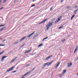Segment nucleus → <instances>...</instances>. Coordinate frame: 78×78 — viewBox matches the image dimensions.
<instances>
[{
	"label": "nucleus",
	"instance_id": "6e6552de",
	"mask_svg": "<svg viewBox=\"0 0 78 78\" xmlns=\"http://www.w3.org/2000/svg\"><path fill=\"white\" fill-rule=\"evenodd\" d=\"M68 64V67H70V66H72V62H70L69 63H67Z\"/></svg>",
	"mask_w": 78,
	"mask_h": 78
},
{
	"label": "nucleus",
	"instance_id": "7c9ffc66",
	"mask_svg": "<svg viewBox=\"0 0 78 78\" xmlns=\"http://www.w3.org/2000/svg\"><path fill=\"white\" fill-rule=\"evenodd\" d=\"M36 69V68H34L33 69H32V70H31V71H32H32L34 70V69Z\"/></svg>",
	"mask_w": 78,
	"mask_h": 78
},
{
	"label": "nucleus",
	"instance_id": "8fccbe9b",
	"mask_svg": "<svg viewBox=\"0 0 78 78\" xmlns=\"http://www.w3.org/2000/svg\"><path fill=\"white\" fill-rule=\"evenodd\" d=\"M18 69V67H17V68H16V69Z\"/></svg>",
	"mask_w": 78,
	"mask_h": 78
},
{
	"label": "nucleus",
	"instance_id": "c756f323",
	"mask_svg": "<svg viewBox=\"0 0 78 78\" xmlns=\"http://www.w3.org/2000/svg\"><path fill=\"white\" fill-rule=\"evenodd\" d=\"M0 46H5V44H0Z\"/></svg>",
	"mask_w": 78,
	"mask_h": 78
},
{
	"label": "nucleus",
	"instance_id": "f3484780",
	"mask_svg": "<svg viewBox=\"0 0 78 78\" xmlns=\"http://www.w3.org/2000/svg\"><path fill=\"white\" fill-rule=\"evenodd\" d=\"M48 64H49V62L44 63V66H47V65H48Z\"/></svg>",
	"mask_w": 78,
	"mask_h": 78
},
{
	"label": "nucleus",
	"instance_id": "603ef678",
	"mask_svg": "<svg viewBox=\"0 0 78 78\" xmlns=\"http://www.w3.org/2000/svg\"><path fill=\"white\" fill-rule=\"evenodd\" d=\"M34 2V1H33V2Z\"/></svg>",
	"mask_w": 78,
	"mask_h": 78
},
{
	"label": "nucleus",
	"instance_id": "393cba45",
	"mask_svg": "<svg viewBox=\"0 0 78 78\" xmlns=\"http://www.w3.org/2000/svg\"><path fill=\"white\" fill-rule=\"evenodd\" d=\"M45 66H44V65L41 68L42 69H44V68L45 67Z\"/></svg>",
	"mask_w": 78,
	"mask_h": 78
},
{
	"label": "nucleus",
	"instance_id": "ea45409f",
	"mask_svg": "<svg viewBox=\"0 0 78 78\" xmlns=\"http://www.w3.org/2000/svg\"><path fill=\"white\" fill-rule=\"evenodd\" d=\"M3 7H1L0 8V9H3Z\"/></svg>",
	"mask_w": 78,
	"mask_h": 78
},
{
	"label": "nucleus",
	"instance_id": "bb28decb",
	"mask_svg": "<svg viewBox=\"0 0 78 78\" xmlns=\"http://www.w3.org/2000/svg\"><path fill=\"white\" fill-rule=\"evenodd\" d=\"M4 53V51H3L2 52L0 53V55H2V53Z\"/></svg>",
	"mask_w": 78,
	"mask_h": 78
},
{
	"label": "nucleus",
	"instance_id": "423d86ee",
	"mask_svg": "<svg viewBox=\"0 0 78 78\" xmlns=\"http://www.w3.org/2000/svg\"><path fill=\"white\" fill-rule=\"evenodd\" d=\"M25 38H26V37H24L23 38H21L20 40V42H22V41L23 40H24V39H25Z\"/></svg>",
	"mask_w": 78,
	"mask_h": 78
},
{
	"label": "nucleus",
	"instance_id": "20e7f679",
	"mask_svg": "<svg viewBox=\"0 0 78 78\" xmlns=\"http://www.w3.org/2000/svg\"><path fill=\"white\" fill-rule=\"evenodd\" d=\"M48 20V19L47 18L45 19V20H43V21H41L40 23H44V22H45L47 20Z\"/></svg>",
	"mask_w": 78,
	"mask_h": 78
},
{
	"label": "nucleus",
	"instance_id": "6ab92c4d",
	"mask_svg": "<svg viewBox=\"0 0 78 78\" xmlns=\"http://www.w3.org/2000/svg\"><path fill=\"white\" fill-rule=\"evenodd\" d=\"M66 71H67V70L66 69H65L63 70V73H65L66 72Z\"/></svg>",
	"mask_w": 78,
	"mask_h": 78
},
{
	"label": "nucleus",
	"instance_id": "58836bf2",
	"mask_svg": "<svg viewBox=\"0 0 78 78\" xmlns=\"http://www.w3.org/2000/svg\"><path fill=\"white\" fill-rule=\"evenodd\" d=\"M35 54H36V52L34 53V54L32 55H35Z\"/></svg>",
	"mask_w": 78,
	"mask_h": 78
},
{
	"label": "nucleus",
	"instance_id": "2f4dec72",
	"mask_svg": "<svg viewBox=\"0 0 78 78\" xmlns=\"http://www.w3.org/2000/svg\"><path fill=\"white\" fill-rule=\"evenodd\" d=\"M14 43H15V45H16V44H17L18 43H19V42H17L16 43H15V42Z\"/></svg>",
	"mask_w": 78,
	"mask_h": 78
},
{
	"label": "nucleus",
	"instance_id": "7ed1b4c3",
	"mask_svg": "<svg viewBox=\"0 0 78 78\" xmlns=\"http://www.w3.org/2000/svg\"><path fill=\"white\" fill-rule=\"evenodd\" d=\"M14 66H13V67H12L11 68H10L9 69H8L7 71V72H10V71H11V70H12V69H14Z\"/></svg>",
	"mask_w": 78,
	"mask_h": 78
},
{
	"label": "nucleus",
	"instance_id": "473e14b6",
	"mask_svg": "<svg viewBox=\"0 0 78 78\" xmlns=\"http://www.w3.org/2000/svg\"><path fill=\"white\" fill-rule=\"evenodd\" d=\"M6 0H5L4 1V2H3V3H5V2H6Z\"/></svg>",
	"mask_w": 78,
	"mask_h": 78
},
{
	"label": "nucleus",
	"instance_id": "e433bc0d",
	"mask_svg": "<svg viewBox=\"0 0 78 78\" xmlns=\"http://www.w3.org/2000/svg\"><path fill=\"white\" fill-rule=\"evenodd\" d=\"M16 71H12V73H15V72H16Z\"/></svg>",
	"mask_w": 78,
	"mask_h": 78
},
{
	"label": "nucleus",
	"instance_id": "c9c22d12",
	"mask_svg": "<svg viewBox=\"0 0 78 78\" xmlns=\"http://www.w3.org/2000/svg\"><path fill=\"white\" fill-rule=\"evenodd\" d=\"M75 16V15H74L72 16V17L73 18V17H74V16Z\"/></svg>",
	"mask_w": 78,
	"mask_h": 78
},
{
	"label": "nucleus",
	"instance_id": "f8f14e48",
	"mask_svg": "<svg viewBox=\"0 0 78 78\" xmlns=\"http://www.w3.org/2000/svg\"><path fill=\"white\" fill-rule=\"evenodd\" d=\"M78 46H77L75 48V49L74 52V53H75V52H76V51H77V50H78Z\"/></svg>",
	"mask_w": 78,
	"mask_h": 78
},
{
	"label": "nucleus",
	"instance_id": "aec40b11",
	"mask_svg": "<svg viewBox=\"0 0 78 78\" xmlns=\"http://www.w3.org/2000/svg\"><path fill=\"white\" fill-rule=\"evenodd\" d=\"M43 45V44H40L38 46V47L39 48V47H41V46H42Z\"/></svg>",
	"mask_w": 78,
	"mask_h": 78
},
{
	"label": "nucleus",
	"instance_id": "f03ea898",
	"mask_svg": "<svg viewBox=\"0 0 78 78\" xmlns=\"http://www.w3.org/2000/svg\"><path fill=\"white\" fill-rule=\"evenodd\" d=\"M62 17V16H60L58 18V20L55 22V23H58V22H59L60 20L61 19Z\"/></svg>",
	"mask_w": 78,
	"mask_h": 78
},
{
	"label": "nucleus",
	"instance_id": "a18cd8bd",
	"mask_svg": "<svg viewBox=\"0 0 78 78\" xmlns=\"http://www.w3.org/2000/svg\"><path fill=\"white\" fill-rule=\"evenodd\" d=\"M75 8H78V6H75Z\"/></svg>",
	"mask_w": 78,
	"mask_h": 78
},
{
	"label": "nucleus",
	"instance_id": "a211bd4d",
	"mask_svg": "<svg viewBox=\"0 0 78 78\" xmlns=\"http://www.w3.org/2000/svg\"><path fill=\"white\" fill-rule=\"evenodd\" d=\"M4 29H5V27H4L1 28L0 29V31H2V30H4Z\"/></svg>",
	"mask_w": 78,
	"mask_h": 78
},
{
	"label": "nucleus",
	"instance_id": "f704fd0d",
	"mask_svg": "<svg viewBox=\"0 0 78 78\" xmlns=\"http://www.w3.org/2000/svg\"><path fill=\"white\" fill-rule=\"evenodd\" d=\"M5 41H6V39H5L2 42H5Z\"/></svg>",
	"mask_w": 78,
	"mask_h": 78
},
{
	"label": "nucleus",
	"instance_id": "09e8293b",
	"mask_svg": "<svg viewBox=\"0 0 78 78\" xmlns=\"http://www.w3.org/2000/svg\"><path fill=\"white\" fill-rule=\"evenodd\" d=\"M70 8V7H69V6H68L67 8Z\"/></svg>",
	"mask_w": 78,
	"mask_h": 78
},
{
	"label": "nucleus",
	"instance_id": "f257e3e1",
	"mask_svg": "<svg viewBox=\"0 0 78 78\" xmlns=\"http://www.w3.org/2000/svg\"><path fill=\"white\" fill-rule=\"evenodd\" d=\"M54 22H51L49 23H48L46 27H47L46 30H49V28L52 26L53 25V23Z\"/></svg>",
	"mask_w": 78,
	"mask_h": 78
},
{
	"label": "nucleus",
	"instance_id": "72a5a7b5",
	"mask_svg": "<svg viewBox=\"0 0 78 78\" xmlns=\"http://www.w3.org/2000/svg\"><path fill=\"white\" fill-rule=\"evenodd\" d=\"M33 6H35V5H34L31 6V7H33Z\"/></svg>",
	"mask_w": 78,
	"mask_h": 78
},
{
	"label": "nucleus",
	"instance_id": "0eeeda50",
	"mask_svg": "<svg viewBox=\"0 0 78 78\" xmlns=\"http://www.w3.org/2000/svg\"><path fill=\"white\" fill-rule=\"evenodd\" d=\"M7 58V56H3L1 58V61L3 62V60H4V59H5V58Z\"/></svg>",
	"mask_w": 78,
	"mask_h": 78
},
{
	"label": "nucleus",
	"instance_id": "4468645a",
	"mask_svg": "<svg viewBox=\"0 0 78 78\" xmlns=\"http://www.w3.org/2000/svg\"><path fill=\"white\" fill-rule=\"evenodd\" d=\"M30 51H31V50H28V51L24 52V53H30Z\"/></svg>",
	"mask_w": 78,
	"mask_h": 78
},
{
	"label": "nucleus",
	"instance_id": "dca6fc26",
	"mask_svg": "<svg viewBox=\"0 0 78 78\" xmlns=\"http://www.w3.org/2000/svg\"><path fill=\"white\" fill-rule=\"evenodd\" d=\"M53 61H54L53 60L52 61H51L49 63V64L48 65V66H49L50 65H51V64L53 63Z\"/></svg>",
	"mask_w": 78,
	"mask_h": 78
},
{
	"label": "nucleus",
	"instance_id": "c85d7f7f",
	"mask_svg": "<svg viewBox=\"0 0 78 78\" xmlns=\"http://www.w3.org/2000/svg\"><path fill=\"white\" fill-rule=\"evenodd\" d=\"M53 6H52V7L51 8V9H50V11H51V10H52V9H53Z\"/></svg>",
	"mask_w": 78,
	"mask_h": 78
},
{
	"label": "nucleus",
	"instance_id": "3c124183",
	"mask_svg": "<svg viewBox=\"0 0 78 78\" xmlns=\"http://www.w3.org/2000/svg\"><path fill=\"white\" fill-rule=\"evenodd\" d=\"M77 76H78V73L77 74Z\"/></svg>",
	"mask_w": 78,
	"mask_h": 78
},
{
	"label": "nucleus",
	"instance_id": "79ce46f5",
	"mask_svg": "<svg viewBox=\"0 0 78 78\" xmlns=\"http://www.w3.org/2000/svg\"><path fill=\"white\" fill-rule=\"evenodd\" d=\"M28 66H30V64L28 65L26 67H28Z\"/></svg>",
	"mask_w": 78,
	"mask_h": 78
},
{
	"label": "nucleus",
	"instance_id": "ddd939ff",
	"mask_svg": "<svg viewBox=\"0 0 78 78\" xmlns=\"http://www.w3.org/2000/svg\"><path fill=\"white\" fill-rule=\"evenodd\" d=\"M59 64H60V62H59L57 64L56 66H55V69H56V68H58Z\"/></svg>",
	"mask_w": 78,
	"mask_h": 78
},
{
	"label": "nucleus",
	"instance_id": "b1692460",
	"mask_svg": "<svg viewBox=\"0 0 78 78\" xmlns=\"http://www.w3.org/2000/svg\"><path fill=\"white\" fill-rule=\"evenodd\" d=\"M62 42H63V43H64V42H65V41H66V39H65L64 40H62Z\"/></svg>",
	"mask_w": 78,
	"mask_h": 78
},
{
	"label": "nucleus",
	"instance_id": "4be33fe9",
	"mask_svg": "<svg viewBox=\"0 0 78 78\" xmlns=\"http://www.w3.org/2000/svg\"><path fill=\"white\" fill-rule=\"evenodd\" d=\"M48 38V37H46L43 39V41H44V40H45V39H47Z\"/></svg>",
	"mask_w": 78,
	"mask_h": 78
},
{
	"label": "nucleus",
	"instance_id": "a878e982",
	"mask_svg": "<svg viewBox=\"0 0 78 78\" xmlns=\"http://www.w3.org/2000/svg\"><path fill=\"white\" fill-rule=\"evenodd\" d=\"M5 24L0 25V27H3V26H5Z\"/></svg>",
	"mask_w": 78,
	"mask_h": 78
},
{
	"label": "nucleus",
	"instance_id": "de8ad7c7",
	"mask_svg": "<svg viewBox=\"0 0 78 78\" xmlns=\"http://www.w3.org/2000/svg\"><path fill=\"white\" fill-rule=\"evenodd\" d=\"M2 2V0H0V3H1V2Z\"/></svg>",
	"mask_w": 78,
	"mask_h": 78
},
{
	"label": "nucleus",
	"instance_id": "cd10ccee",
	"mask_svg": "<svg viewBox=\"0 0 78 78\" xmlns=\"http://www.w3.org/2000/svg\"><path fill=\"white\" fill-rule=\"evenodd\" d=\"M26 76V75H24L23 76H22L21 78H25V76Z\"/></svg>",
	"mask_w": 78,
	"mask_h": 78
},
{
	"label": "nucleus",
	"instance_id": "5fc2aeb1",
	"mask_svg": "<svg viewBox=\"0 0 78 78\" xmlns=\"http://www.w3.org/2000/svg\"><path fill=\"white\" fill-rule=\"evenodd\" d=\"M1 5H2V4H1Z\"/></svg>",
	"mask_w": 78,
	"mask_h": 78
},
{
	"label": "nucleus",
	"instance_id": "864d4df0",
	"mask_svg": "<svg viewBox=\"0 0 78 78\" xmlns=\"http://www.w3.org/2000/svg\"><path fill=\"white\" fill-rule=\"evenodd\" d=\"M2 39V38H0V39Z\"/></svg>",
	"mask_w": 78,
	"mask_h": 78
},
{
	"label": "nucleus",
	"instance_id": "1a4fd4ad",
	"mask_svg": "<svg viewBox=\"0 0 78 78\" xmlns=\"http://www.w3.org/2000/svg\"><path fill=\"white\" fill-rule=\"evenodd\" d=\"M16 59H17V57H16L15 58H14V59H12L10 62V63H12V62H14V61H15V60H16Z\"/></svg>",
	"mask_w": 78,
	"mask_h": 78
},
{
	"label": "nucleus",
	"instance_id": "4c0bfd02",
	"mask_svg": "<svg viewBox=\"0 0 78 78\" xmlns=\"http://www.w3.org/2000/svg\"><path fill=\"white\" fill-rule=\"evenodd\" d=\"M64 1V0H61V3H62V2H63V1Z\"/></svg>",
	"mask_w": 78,
	"mask_h": 78
},
{
	"label": "nucleus",
	"instance_id": "c03bdc74",
	"mask_svg": "<svg viewBox=\"0 0 78 78\" xmlns=\"http://www.w3.org/2000/svg\"><path fill=\"white\" fill-rule=\"evenodd\" d=\"M35 37L34 36L33 38V39H34V38H35Z\"/></svg>",
	"mask_w": 78,
	"mask_h": 78
},
{
	"label": "nucleus",
	"instance_id": "39448f33",
	"mask_svg": "<svg viewBox=\"0 0 78 78\" xmlns=\"http://www.w3.org/2000/svg\"><path fill=\"white\" fill-rule=\"evenodd\" d=\"M53 56V55H50L47 58H46L45 60H48V59L49 58H52V57Z\"/></svg>",
	"mask_w": 78,
	"mask_h": 78
},
{
	"label": "nucleus",
	"instance_id": "a19ab883",
	"mask_svg": "<svg viewBox=\"0 0 78 78\" xmlns=\"http://www.w3.org/2000/svg\"><path fill=\"white\" fill-rule=\"evenodd\" d=\"M34 36L35 37H37V36H38V35H37H37H35Z\"/></svg>",
	"mask_w": 78,
	"mask_h": 78
},
{
	"label": "nucleus",
	"instance_id": "9b49d317",
	"mask_svg": "<svg viewBox=\"0 0 78 78\" xmlns=\"http://www.w3.org/2000/svg\"><path fill=\"white\" fill-rule=\"evenodd\" d=\"M32 72V71H30L29 72H27V73H26L25 74H24V75H25L26 76V75H28L29 73H30L31 72Z\"/></svg>",
	"mask_w": 78,
	"mask_h": 78
},
{
	"label": "nucleus",
	"instance_id": "37998d69",
	"mask_svg": "<svg viewBox=\"0 0 78 78\" xmlns=\"http://www.w3.org/2000/svg\"><path fill=\"white\" fill-rule=\"evenodd\" d=\"M62 76H61V75L60 76V78H62Z\"/></svg>",
	"mask_w": 78,
	"mask_h": 78
},
{
	"label": "nucleus",
	"instance_id": "2eb2a0df",
	"mask_svg": "<svg viewBox=\"0 0 78 78\" xmlns=\"http://www.w3.org/2000/svg\"><path fill=\"white\" fill-rule=\"evenodd\" d=\"M78 9H77L76 10H75V11L74 12V14H76L77 13V12H78Z\"/></svg>",
	"mask_w": 78,
	"mask_h": 78
},
{
	"label": "nucleus",
	"instance_id": "49530a36",
	"mask_svg": "<svg viewBox=\"0 0 78 78\" xmlns=\"http://www.w3.org/2000/svg\"><path fill=\"white\" fill-rule=\"evenodd\" d=\"M72 19H73V17H71V20H72Z\"/></svg>",
	"mask_w": 78,
	"mask_h": 78
},
{
	"label": "nucleus",
	"instance_id": "9d476101",
	"mask_svg": "<svg viewBox=\"0 0 78 78\" xmlns=\"http://www.w3.org/2000/svg\"><path fill=\"white\" fill-rule=\"evenodd\" d=\"M35 33V32H34L32 33L31 34H30L29 35H28L27 36V37H31L32 36V35H33V34H34V33Z\"/></svg>",
	"mask_w": 78,
	"mask_h": 78
},
{
	"label": "nucleus",
	"instance_id": "412c9836",
	"mask_svg": "<svg viewBox=\"0 0 78 78\" xmlns=\"http://www.w3.org/2000/svg\"><path fill=\"white\" fill-rule=\"evenodd\" d=\"M25 45V44H24L23 45H22L20 47V48H22V47H23V46H24V45Z\"/></svg>",
	"mask_w": 78,
	"mask_h": 78
},
{
	"label": "nucleus",
	"instance_id": "5701e85b",
	"mask_svg": "<svg viewBox=\"0 0 78 78\" xmlns=\"http://www.w3.org/2000/svg\"><path fill=\"white\" fill-rule=\"evenodd\" d=\"M63 28V26H61L60 27H59L58 29H61V28Z\"/></svg>",
	"mask_w": 78,
	"mask_h": 78
}]
</instances>
